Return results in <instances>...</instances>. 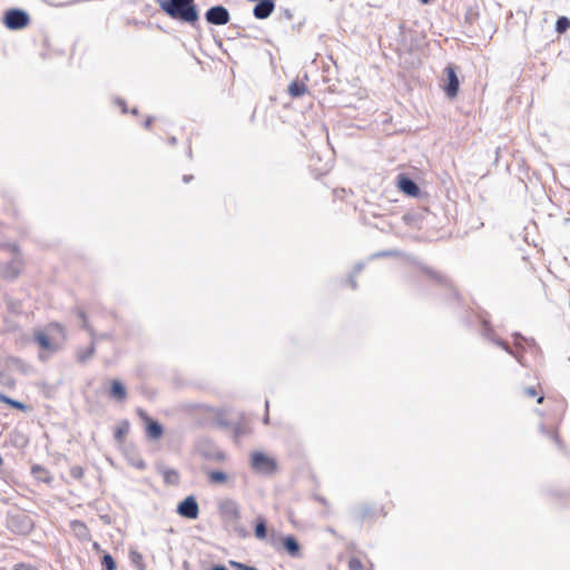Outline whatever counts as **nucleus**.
Listing matches in <instances>:
<instances>
[{
	"label": "nucleus",
	"mask_w": 570,
	"mask_h": 570,
	"mask_svg": "<svg viewBox=\"0 0 570 570\" xmlns=\"http://www.w3.org/2000/svg\"><path fill=\"white\" fill-rule=\"evenodd\" d=\"M11 362L19 367H21L23 365V362L17 357L11 358Z\"/></svg>",
	"instance_id": "c03bdc74"
},
{
	"label": "nucleus",
	"mask_w": 570,
	"mask_h": 570,
	"mask_svg": "<svg viewBox=\"0 0 570 570\" xmlns=\"http://www.w3.org/2000/svg\"><path fill=\"white\" fill-rule=\"evenodd\" d=\"M194 178L193 175H184L183 180L184 183H189Z\"/></svg>",
	"instance_id": "09e8293b"
},
{
	"label": "nucleus",
	"mask_w": 570,
	"mask_h": 570,
	"mask_svg": "<svg viewBox=\"0 0 570 570\" xmlns=\"http://www.w3.org/2000/svg\"><path fill=\"white\" fill-rule=\"evenodd\" d=\"M283 16L285 17V19L287 20H292L293 19V13L289 9H284L283 10Z\"/></svg>",
	"instance_id": "a19ab883"
},
{
	"label": "nucleus",
	"mask_w": 570,
	"mask_h": 570,
	"mask_svg": "<svg viewBox=\"0 0 570 570\" xmlns=\"http://www.w3.org/2000/svg\"><path fill=\"white\" fill-rule=\"evenodd\" d=\"M348 569L350 570H363V563L357 558H352L348 561Z\"/></svg>",
	"instance_id": "2f4dec72"
},
{
	"label": "nucleus",
	"mask_w": 570,
	"mask_h": 570,
	"mask_svg": "<svg viewBox=\"0 0 570 570\" xmlns=\"http://www.w3.org/2000/svg\"><path fill=\"white\" fill-rule=\"evenodd\" d=\"M0 383L4 386H9V387L14 386L13 379L3 371H0Z\"/></svg>",
	"instance_id": "c756f323"
},
{
	"label": "nucleus",
	"mask_w": 570,
	"mask_h": 570,
	"mask_svg": "<svg viewBox=\"0 0 570 570\" xmlns=\"http://www.w3.org/2000/svg\"><path fill=\"white\" fill-rule=\"evenodd\" d=\"M306 91H307L306 85L301 81H297V80L291 82V85L288 87V92L294 98L302 97Z\"/></svg>",
	"instance_id": "dca6fc26"
},
{
	"label": "nucleus",
	"mask_w": 570,
	"mask_h": 570,
	"mask_svg": "<svg viewBox=\"0 0 570 570\" xmlns=\"http://www.w3.org/2000/svg\"><path fill=\"white\" fill-rule=\"evenodd\" d=\"M222 518L230 523L236 524L240 519L239 505L234 500H225L219 504Z\"/></svg>",
	"instance_id": "0eeeda50"
},
{
	"label": "nucleus",
	"mask_w": 570,
	"mask_h": 570,
	"mask_svg": "<svg viewBox=\"0 0 570 570\" xmlns=\"http://www.w3.org/2000/svg\"><path fill=\"white\" fill-rule=\"evenodd\" d=\"M110 396L118 401H124L127 397V390L119 380H112L110 385Z\"/></svg>",
	"instance_id": "2eb2a0df"
},
{
	"label": "nucleus",
	"mask_w": 570,
	"mask_h": 570,
	"mask_svg": "<svg viewBox=\"0 0 570 570\" xmlns=\"http://www.w3.org/2000/svg\"><path fill=\"white\" fill-rule=\"evenodd\" d=\"M524 393L530 396V397H533V396H537L538 395V392H537V389L534 386H529V387H525L524 389Z\"/></svg>",
	"instance_id": "f704fd0d"
},
{
	"label": "nucleus",
	"mask_w": 570,
	"mask_h": 570,
	"mask_svg": "<svg viewBox=\"0 0 570 570\" xmlns=\"http://www.w3.org/2000/svg\"><path fill=\"white\" fill-rule=\"evenodd\" d=\"M570 29V19L566 16H561L556 21V32L562 35Z\"/></svg>",
	"instance_id": "5701e85b"
},
{
	"label": "nucleus",
	"mask_w": 570,
	"mask_h": 570,
	"mask_svg": "<svg viewBox=\"0 0 570 570\" xmlns=\"http://www.w3.org/2000/svg\"><path fill=\"white\" fill-rule=\"evenodd\" d=\"M543 400H544V396H542V395H541V396H539V397L537 399V403H538V404H541V403L543 402Z\"/></svg>",
	"instance_id": "603ef678"
},
{
	"label": "nucleus",
	"mask_w": 570,
	"mask_h": 570,
	"mask_svg": "<svg viewBox=\"0 0 570 570\" xmlns=\"http://www.w3.org/2000/svg\"><path fill=\"white\" fill-rule=\"evenodd\" d=\"M94 548L98 550L99 549V544L98 543H94Z\"/></svg>",
	"instance_id": "13d9d810"
},
{
	"label": "nucleus",
	"mask_w": 570,
	"mask_h": 570,
	"mask_svg": "<svg viewBox=\"0 0 570 570\" xmlns=\"http://www.w3.org/2000/svg\"><path fill=\"white\" fill-rule=\"evenodd\" d=\"M210 570H228V569L223 564H216V566H213Z\"/></svg>",
	"instance_id": "a18cd8bd"
},
{
	"label": "nucleus",
	"mask_w": 570,
	"mask_h": 570,
	"mask_svg": "<svg viewBox=\"0 0 570 570\" xmlns=\"http://www.w3.org/2000/svg\"><path fill=\"white\" fill-rule=\"evenodd\" d=\"M151 122H153V118L151 117L147 118L146 121L144 122V127L147 129L150 128Z\"/></svg>",
	"instance_id": "49530a36"
},
{
	"label": "nucleus",
	"mask_w": 570,
	"mask_h": 570,
	"mask_svg": "<svg viewBox=\"0 0 570 570\" xmlns=\"http://www.w3.org/2000/svg\"><path fill=\"white\" fill-rule=\"evenodd\" d=\"M541 431H542V432H544V433H547V434H549V435L553 439V441H554L559 446H561V441H560V439H559V436H558V434H557V433L546 431V429H544L543 426L541 428Z\"/></svg>",
	"instance_id": "72a5a7b5"
},
{
	"label": "nucleus",
	"mask_w": 570,
	"mask_h": 570,
	"mask_svg": "<svg viewBox=\"0 0 570 570\" xmlns=\"http://www.w3.org/2000/svg\"><path fill=\"white\" fill-rule=\"evenodd\" d=\"M78 525H80L81 528L86 529L85 524L81 523V522H77Z\"/></svg>",
	"instance_id": "4d7b16f0"
},
{
	"label": "nucleus",
	"mask_w": 570,
	"mask_h": 570,
	"mask_svg": "<svg viewBox=\"0 0 570 570\" xmlns=\"http://www.w3.org/2000/svg\"><path fill=\"white\" fill-rule=\"evenodd\" d=\"M275 9L274 1H261L257 2L253 9V14L256 19L264 20L267 19Z\"/></svg>",
	"instance_id": "f8f14e48"
},
{
	"label": "nucleus",
	"mask_w": 570,
	"mask_h": 570,
	"mask_svg": "<svg viewBox=\"0 0 570 570\" xmlns=\"http://www.w3.org/2000/svg\"><path fill=\"white\" fill-rule=\"evenodd\" d=\"M129 432V423L127 421L122 422L117 429L115 430L114 438L117 442H122L125 440V436Z\"/></svg>",
	"instance_id": "b1692460"
},
{
	"label": "nucleus",
	"mask_w": 570,
	"mask_h": 570,
	"mask_svg": "<svg viewBox=\"0 0 570 570\" xmlns=\"http://www.w3.org/2000/svg\"><path fill=\"white\" fill-rule=\"evenodd\" d=\"M397 186L400 190L407 196L415 197L420 194V187L417 186V184L412 178L405 175L399 176Z\"/></svg>",
	"instance_id": "9d476101"
},
{
	"label": "nucleus",
	"mask_w": 570,
	"mask_h": 570,
	"mask_svg": "<svg viewBox=\"0 0 570 570\" xmlns=\"http://www.w3.org/2000/svg\"><path fill=\"white\" fill-rule=\"evenodd\" d=\"M255 535L257 539H266L267 537V523L264 517H258L255 525Z\"/></svg>",
	"instance_id": "6ab92c4d"
},
{
	"label": "nucleus",
	"mask_w": 570,
	"mask_h": 570,
	"mask_svg": "<svg viewBox=\"0 0 570 570\" xmlns=\"http://www.w3.org/2000/svg\"><path fill=\"white\" fill-rule=\"evenodd\" d=\"M164 13L173 20L195 26L199 20V10L195 0H156Z\"/></svg>",
	"instance_id": "f257e3e1"
},
{
	"label": "nucleus",
	"mask_w": 570,
	"mask_h": 570,
	"mask_svg": "<svg viewBox=\"0 0 570 570\" xmlns=\"http://www.w3.org/2000/svg\"><path fill=\"white\" fill-rule=\"evenodd\" d=\"M422 271H423L428 276H430L432 279H434L435 282H438L439 284L448 285V283H449V282H448V278H446L444 275H442V274H440V273H438V272H435V271H433L432 268L426 267V266H423V267H422Z\"/></svg>",
	"instance_id": "4be33fe9"
},
{
	"label": "nucleus",
	"mask_w": 570,
	"mask_h": 570,
	"mask_svg": "<svg viewBox=\"0 0 570 570\" xmlns=\"http://www.w3.org/2000/svg\"><path fill=\"white\" fill-rule=\"evenodd\" d=\"M11 520L12 522L19 520V531L21 532H28L32 528L30 519L24 514L13 517Z\"/></svg>",
	"instance_id": "393cba45"
},
{
	"label": "nucleus",
	"mask_w": 570,
	"mask_h": 570,
	"mask_svg": "<svg viewBox=\"0 0 570 570\" xmlns=\"http://www.w3.org/2000/svg\"><path fill=\"white\" fill-rule=\"evenodd\" d=\"M250 464L253 470L264 474H272L277 468L274 459L259 451L252 454Z\"/></svg>",
	"instance_id": "7ed1b4c3"
},
{
	"label": "nucleus",
	"mask_w": 570,
	"mask_h": 570,
	"mask_svg": "<svg viewBox=\"0 0 570 570\" xmlns=\"http://www.w3.org/2000/svg\"><path fill=\"white\" fill-rule=\"evenodd\" d=\"M480 12L476 7H468L464 13L465 26L472 27L479 19Z\"/></svg>",
	"instance_id": "f3484780"
},
{
	"label": "nucleus",
	"mask_w": 570,
	"mask_h": 570,
	"mask_svg": "<svg viewBox=\"0 0 570 570\" xmlns=\"http://www.w3.org/2000/svg\"><path fill=\"white\" fill-rule=\"evenodd\" d=\"M21 271V261L18 256H16L4 268L3 276L6 278L13 279L18 277Z\"/></svg>",
	"instance_id": "4468645a"
},
{
	"label": "nucleus",
	"mask_w": 570,
	"mask_h": 570,
	"mask_svg": "<svg viewBox=\"0 0 570 570\" xmlns=\"http://www.w3.org/2000/svg\"><path fill=\"white\" fill-rule=\"evenodd\" d=\"M420 2H421L422 4H429V3L431 2V0H420Z\"/></svg>",
	"instance_id": "5fc2aeb1"
},
{
	"label": "nucleus",
	"mask_w": 570,
	"mask_h": 570,
	"mask_svg": "<svg viewBox=\"0 0 570 570\" xmlns=\"http://www.w3.org/2000/svg\"><path fill=\"white\" fill-rule=\"evenodd\" d=\"M394 255V252L393 250H383V252H380V253H375L374 255H372V257H384V256H392Z\"/></svg>",
	"instance_id": "c9c22d12"
},
{
	"label": "nucleus",
	"mask_w": 570,
	"mask_h": 570,
	"mask_svg": "<svg viewBox=\"0 0 570 570\" xmlns=\"http://www.w3.org/2000/svg\"><path fill=\"white\" fill-rule=\"evenodd\" d=\"M368 513H370V508L363 507L362 513H361V519L364 520Z\"/></svg>",
	"instance_id": "37998d69"
},
{
	"label": "nucleus",
	"mask_w": 570,
	"mask_h": 570,
	"mask_svg": "<svg viewBox=\"0 0 570 570\" xmlns=\"http://www.w3.org/2000/svg\"><path fill=\"white\" fill-rule=\"evenodd\" d=\"M363 268H364V264L363 263H357L354 266L353 272L351 274H354V276H356L358 273L362 272Z\"/></svg>",
	"instance_id": "4c0bfd02"
},
{
	"label": "nucleus",
	"mask_w": 570,
	"mask_h": 570,
	"mask_svg": "<svg viewBox=\"0 0 570 570\" xmlns=\"http://www.w3.org/2000/svg\"><path fill=\"white\" fill-rule=\"evenodd\" d=\"M80 327L91 333V327H90V325L88 324V321H87V320L81 321Z\"/></svg>",
	"instance_id": "79ce46f5"
},
{
	"label": "nucleus",
	"mask_w": 570,
	"mask_h": 570,
	"mask_svg": "<svg viewBox=\"0 0 570 570\" xmlns=\"http://www.w3.org/2000/svg\"><path fill=\"white\" fill-rule=\"evenodd\" d=\"M75 313H76V315L78 316V318H79L80 321H85V320H87V315H86V312H85L83 309H81V308H76V309H75Z\"/></svg>",
	"instance_id": "e433bc0d"
},
{
	"label": "nucleus",
	"mask_w": 570,
	"mask_h": 570,
	"mask_svg": "<svg viewBox=\"0 0 570 570\" xmlns=\"http://www.w3.org/2000/svg\"><path fill=\"white\" fill-rule=\"evenodd\" d=\"M2 463H3V459H2V456L0 455V465H2Z\"/></svg>",
	"instance_id": "052dcab7"
},
{
	"label": "nucleus",
	"mask_w": 570,
	"mask_h": 570,
	"mask_svg": "<svg viewBox=\"0 0 570 570\" xmlns=\"http://www.w3.org/2000/svg\"><path fill=\"white\" fill-rule=\"evenodd\" d=\"M129 560L137 568V570H146V566L144 563V558L140 552L137 550L129 551Z\"/></svg>",
	"instance_id": "412c9836"
},
{
	"label": "nucleus",
	"mask_w": 570,
	"mask_h": 570,
	"mask_svg": "<svg viewBox=\"0 0 570 570\" xmlns=\"http://www.w3.org/2000/svg\"><path fill=\"white\" fill-rule=\"evenodd\" d=\"M35 342L43 350L46 351H49V352H56L57 351V345H55L50 337L41 332V331H38L35 333Z\"/></svg>",
	"instance_id": "ddd939ff"
},
{
	"label": "nucleus",
	"mask_w": 570,
	"mask_h": 570,
	"mask_svg": "<svg viewBox=\"0 0 570 570\" xmlns=\"http://www.w3.org/2000/svg\"><path fill=\"white\" fill-rule=\"evenodd\" d=\"M6 247L10 248V249H11L12 252H14V253H18V247H17V245L8 244V245H6Z\"/></svg>",
	"instance_id": "8fccbe9b"
},
{
	"label": "nucleus",
	"mask_w": 570,
	"mask_h": 570,
	"mask_svg": "<svg viewBox=\"0 0 570 570\" xmlns=\"http://www.w3.org/2000/svg\"><path fill=\"white\" fill-rule=\"evenodd\" d=\"M209 482L213 484H220L226 482L227 474L223 471H210L208 473Z\"/></svg>",
	"instance_id": "a878e982"
},
{
	"label": "nucleus",
	"mask_w": 570,
	"mask_h": 570,
	"mask_svg": "<svg viewBox=\"0 0 570 570\" xmlns=\"http://www.w3.org/2000/svg\"><path fill=\"white\" fill-rule=\"evenodd\" d=\"M444 71L446 75V83L444 86L445 95L449 98H454L456 97L460 87L455 67L453 65H448Z\"/></svg>",
	"instance_id": "6e6552de"
},
{
	"label": "nucleus",
	"mask_w": 570,
	"mask_h": 570,
	"mask_svg": "<svg viewBox=\"0 0 570 570\" xmlns=\"http://www.w3.org/2000/svg\"><path fill=\"white\" fill-rule=\"evenodd\" d=\"M245 433L244 429L242 426H236L234 430L235 439H238L240 435Z\"/></svg>",
	"instance_id": "ea45409f"
},
{
	"label": "nucleus",
	"mask_w": 570,
	"mask_h": 570,
	"mask_svg": "<svg viewBox=\"0 0 570 570\" xmlns=\"http://www.w3.org/2000/svg\"><path fill=\"white\" fill-rule=\"evenodd\" d=\"M205 19L209 24L225 26L230 20L227 8L222 4L213 6L205 12Z\"/></svg>",
	"instance_id": "39448f33"
},
{
	"label": "nucleus",
	"mask_w": 570,
	"mask_h": 570,
	"mask_svg": "<svg viewBox=\"0 0 570 570\" xmlns=\"http://www.w3.org/2000/svg\"><path fill=\"white\" fill-rule=\"evenodd\" d=\"M197 452L198 454L210 461L223 462L226 459V454L220 451L212 441L209 440H200L197 443Z\"/></svg>",
	"instance_id": "20e7f679"
},
{
	"label": "nucleus",
	"mask_w": 570,
	"mask_h": 570,
	"mask_svg": "<svg viewBox=\"0 0 570 570\" xmlns=\"http://www.w3.org/2000/svg\"><path fill=\"white\" fill-rule=\"evenodd\" d=\"M94 353H95V345L91 344L85 351H80L78 353V361L81 363H85L94 355Z\"/></svg>",
	"instance_id": "c85d7f7f"
},
{
	"label": "nucleus",
	"mask_w": 570,
	"mask_h": 570,
	"mask_svg": "<svg viewBox=\"0 0 570 570\" xmlns=\"http://www.w3.org/2000/svg\"><path fill=\"white\" fill-rule=\"evenodd\" d=\"M283 549L288 553L292 558H301L302 550L301 544L294 535H286L282 538Z\"/></svg>",
	"instance_id": "9b49d317"
},
{
	"label": "nucleus",
	"mask_w": 570,
	"mask_h": 570,
	"mask_svg": "<svg viewBox=\"0 0 570 570\" xmlns=\"http://www.w3.org/2000/svg\"><path fill=\"white\" fill-rule=\"evenodd\" d=\"M495 344L501 346L507 353L514 355L513 351L511 350V347L509 346V344L507 342H504L502 340H497Z\"/></svg>",
	"instance_id": "473e14b6"
},
{
	"label": "nucleus",
	"mask_w": 570,
	"mask_h": 570,
	"mask_svg": "<svg viewBox=\"0 0 570 570\" xmlns=\"http://www.w3.org/2000/svg\"><path fill=\"white\" fill-rule=\"evenodd\" d=\"M70 475L73 479L80 480L83 476V469L80 465H73L70 468Z\"/></svg>",
	"instance_id": "7c9ffc66"
},
{
	"label": "nucleus",
	"mask_w": 570,
	"mask_h": 570,
	"mask_svg": "<svg viewBox=\"0 0 570 570\" xmlns=\"http://www.w3.org/2000/svg\"><path fill=\"white\" fill-rule=\"evenodd\" d=\"M0 403H4V404L9 405L10 407L19 410V411H26L27 410V405L24 403L7 396L2 392H0Z\"/></svg>",
	"instance_id": "a211bd4d"
},
{
	"label": "nucleus",
	"mask_w": 570,
	"mask_h": 570,
	"mask_svg": "<svg viewBox=\"0 0 570 570\" xmlns=\"http://www.w3.org/2000/svg\"><path fill=\"white\" fill-rule=\"evenodd\" d=\"M404 50H405V51H412V46H406V45H404Z\"/></svg>",
	"instance_id": "864d4df0"
},
{
	"label": "nucleus",
	"mask_w": 570,
	"mask_h": 570,
	"mask_svg": "<svg viewBox=\"0 0 570 570\" xmlns=\"http://www.w3.org/2000/svg\"><path fill=\"white\" fill-rule=\"evenodd\" d=\"M131 112L136 115V114H137V109H136V108H134V109L131 110Z\"/></svg>",
	"instance_id": "bf43d9fd"
},
{
	"label": "nucleus",
	"mask_w": 570,
	"mask_h": 570,
	"mask_svg": "<svg viewBox=\"0 0 570 570\" xmlns=\"http://www.w3.org/2000/svg\"><path fill=\"white\" fill-rule=\"evenodd\" d=\"M177 513L186 519L195 520L199 515V505L194 495L186 497L177 505Z\"/></svg>",
	"instance_id": "423d86ee"
},
{
	"label": "nucleus",
	"mask_w": 570,
	"mask_h": 570,
	"mask_svg": "<svg viewBox=\"0 0 570 570\" xmlns=\"http://www.w3.org/2000/svg\"><path fill=\"white\" fill-rule=\"evenodd\" d=\"M101 570H116V561L110 553H104L101 557Z\"/></svg>",
	"instance_id": "bb28decb"
},
{
	"label": "nucleus",
	"mask_w": 570,
	"mask_h": 570,
	"mask_svg": "<svg viewBox=\"0 0 570 570\" xmlns=\"http://www.w3.org/2000/svg\"><path fill=\"white\" fill-rule=\"evenodd\" d=\"M2 22L9 30H21L30 23V16L22 9L12 8L4 12Z\"/></svg>",
	"instance_id": "f03ea898"
},
{
	"label": "nucleus",
	"mask_w": 570,
	"mask_h": 570,
	"mask_svg": "<svg viewBox=\"0 0 570 570\" xmlns=\"http://www.w3.org/2000/svg\"><path fill=\"white\" fill-rule=\"evenodd\" d=\"M137 466L140 468V469H144L145 468V463L140 462V463L137 464Z\"/></svg>",
	"instance_id": "6e6d98bb"
},
{
	"label": "nucleus",
	"mask_w": 570,
	"mask_h": 570,
	"mask_svg": "<svg viewBox=\"0 0 570 570\" xmlns=\"http://www.w3.org/2000/svg\"><path fill=\"white\" fill-rule=\"evenodd\" d=\"M355 277H356V276H354V274H351V275H350L348 283H350V285H351L352 289H356V288H357V283H356V281H355Z\"/></svg>",
	"instance_id": "58836bf2"
},
{
	"label": "nucleus",
	"mask_w": 570,
	"mask_h": 570,
	"mask_svg": "<svg viewBox=\"0 0 570 570\" xmlns=\"http://www.w3.org/2000/svg\"><path fill=\"white\" fill-rule=\"evenodd\" d=\"M117 104H119V105L122 107V112H127L126 104H125V101H124V100L118 99V100H117Z\"/></svg>",
	"instance_id": "de8ad7c7"
},
{
	"label": "nucleus",
	"mask_w": 570,
	"mask_h": 570,
	"mask_svg": "<svg viewBox=\"0 0 570 570\" xmlns=\"http://www.w3.org/2000/svg\"><path fill=\"white\" fill-rule=\"evenodd\" d=\"M31 473L35 478L43 482H49L51 480L48 471L40 464H33L31 466Z\"/></svg>",
	"instance_id": "aec40b11"
},
{
	"label": "nucleus",
	"mask_w": 570,
	"mask_h": 570,
	"mask_svg": "<svg viewBox=\"0 0 570 570\" xmlns=\"http://www.w3.org/2000/svg\"><path fill=\"white\" fill-rule=\"evenodd\" d=\"M176 142H177L176 137H170V138H169V144H170V145H176Z\"/></svg>",
	"instance_id": "3c124183"
},
{
	"label": "nucleus",
	"mask_w": 570,
	"mask_h": 570,
	"mask_svg": "<svg viewBox=\"0 0 570 570\" xmlns=\"http://www.w3.org/2000/svg\"><path fill=\"white\" fill-rule=\"evenodd\" d=\"M164 480L169 484H177L179 481V474L174 469H167L164 471Z\"/></svg>",
	"instance_id": "cd10ccee"
},
{
	"label": "nucleus",
	"mask_w": 570,
	"mask_h": 570,
	"mask_svg": "<svg viewBox=\"0 0 570 570\" xmlns=\"http://www.w3.org/2000/svg\"><path fill=\"white\" fill-rule=\"evenodd\" d=\"M138 415L146 422V431L150 439L157 440L161 438L164 429L160 423L150 419L141 409L137 410Z\"/></svg>",
	"instance_id": "1a4fd4ad"
}]
</instances>
